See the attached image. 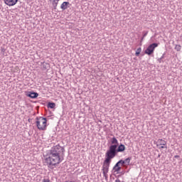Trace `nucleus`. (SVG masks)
<instances>
[{"instance_id":"7","label":"nucleus","mask_w":182,"mask_h":182,"mask_svg":"<svg viewBox=\"0 0 182 182\" xmlns=\"http://www.w3.org/2000/svg\"><path fill=\"white\" fill-rule=\"evenodd\" d=\"M166 145H167V142H166V141L163 139H159L157 141V147H159V149H167V146H166Z\"/></svg>"},{"instance_id":"13","label":"nucleus","mask_w":182,"mask_h":182,"mask_svg":"<svg viewBox=\"0 0 182 182\" xmlns=\"http://www.w3.org/2000/svg\"><path fill=\"white\" fill-rule=\"evenodd\" d=\"M55 106H56V104H55L54 102H48V109H55Z\"/></svg>"},{"instance_id":"6","label":"nucleus","mask_w":182,"mask_h":182,"mask_svg":"<svg viewBox=\"0 0 182 182\" xmlns=\"http://www.w3.org/2000/svg\"><path fill=\"white\" fill-rule=\"evenodd\" d=\"M157 46H159V44L156 43H154L149 45L145 50L146 55H153V53H154V50L156 49V48H157Z\"/></svg>"},{"instance_id":"4","label":"nucleus","mask_w":182,"mask_h":182,"mask_svg":"<svg viewBox=\"0 0 182 182\" xmlns=\"http://www.w3.org/2000/svg\"><path fill=\"white\" fill-rule=\"evenodd\" d=\"M48 120L43 117H36V127L38 130H46V123Z\"/></svg>"},{"instance_id":"16","label":"nucleus","mask_w":182,"mask_h":182,"mask_svg":"<svg viewBox=\"0 0 182 182\" xmlns=\"http://www.w3.org/2000/svg\"><path fill=\"white\" fill-rule=\"evenodd\" d=\"M176 50H177V52H180L181 50V46L180 45H176L175 47Z\"/></svg>"},{"instance_id":"20","label":"nucleus","mask_w":182,"mask_h":182,"mask_svg":"<svg viewBox=\"0 0 182 182\" xmlns=\"http://www.w3.org/2000/svg\"><path fill=\"white\" fill-rule=\"evenodd\" d=\"M146 35H147V33H146L145 34H144V38L145 36H146Z\"/></svg>"},{"instance_id":"8","label":"nucleus","mask_w":182,"mask_h":182,"mask_svg":"<svg viewBox=\"0 0 182 182\" xmlns=\"http://www.w3.org/2000/svg\"><path fill=\"white\" fill-rule=\"evenodd\" d=\"M4 2L6 5H8L9 6H14V5H16L18 0H4Z\"/></svg>"},{"instance_id":"14","label":"nucleus","mask_w":182,"mask_h":182,"mask_svg":"<svg viewBox=\"0 0 182 182\" xmlns=\"http://www.w3.org/2000/svg\"><path fill=\"white\" fill-rule=\"evenodd\" d=\"M131 160H132V157H128L125 160H124V161L125 162V165L129 166V164H130Z\"/></svg>"},{"instance_id":"12","label":"nucleus","mask_w":182,"mask_h":182,"mask_svg":"<svg viewBox=\"0 0 182 182\" xmlns=\"http://www.w3.org/2000/svg\"><path fill=\"white\" fill-rule=\"evenodd\" d=\"M111 143H112V146H114V144H117H117H119V141H117V139H116V137H113L111 139Z\"/></svg>"},{"instance_id":"3","label":"nucleus","mask_w":182,"mask_h":182,"mask_svg":"<svg viewBox=\"0 0 182 182\" xmlns=\"http://www.w3.org/2000/svg\"><path fill=\"white\" fill-rule=\"evenodd\" d=\"M126 150V146L123 144H120L117 148V144L111 145L109 146V150L107 151L110 156H113L114 158L116 157L117 153H122Z\"/></svg>"},{"instance_id":"1","label":"nucleus","mask_w":182,"mask_h":182,"mask_svg":"<svg viewBox=\"0 0 182 182\" xmlns=\"http://www.w3.org/2000/svg\"><path fill=\"white\" fill-rule=\"evenodd\" d=\"M65 149L60 145L51 148L50 152L46 156V163L48 167H53L60 164L63 161Z\"/></svg>"},{"instance_id":"19","label":"nucleus","mask_w":182,"mask_h":182,"mask_svg":"<svg viewBox=\"0 0 182 182\" xmlns=\"http://www.w3.org/2000/svg\"><path fill=\"white\" fill-rule=\"evenodd\" d=\"M180 157L178 155L175 156V159H178Z\"/></svg>"},{"instance_id":"18","label":"nucleus","mask_w":182,"mask_h":182,"mask_svg":"<svg viewBox=\"0 0 182 182\" xmlns=\"http://www.w3.org/2000/svg\"><path fill=\"white\" fill-rule=\"evenodd\" d=\"M115 182H122V181H120V179L117 178V179L115 181Z\"/></svg>"},{"instance_id":"5","label":"nucleus","mask_w":182,"mask_h":182,"mask_svg":"<svg viewBox=\"0 0 182 182\" xmlns=\"http://www.w3.org/2000/svg\"><path fill=\"white\" fill-rule=\"evenodd\" d=\"M126 163L124 160H119L113 167L112 170L114 173H119L122 170V167H126Z\"/></svg>"},{"instance_id":"9","label":"nucleus","mask_w":182,"mask_h":182,"mask_svg":"<svg viewBox=\"0 0 182 182\" xmlns=\"http://www.w3.org/2000/svg\"><path fill=\"white\" fill-rule=\"evenodd\" d=\"M26 96H28V97H31V99H36V97H38V96H39V94H38V92H28L26 94Z\"/></svg>"},{"instance_id":"10","label":"nucleus","mask_w":182,"mask_h":182,"mask_svg":"<svg viewBox=\"0 0 182 182\" xmlns=\"http://www.w3.org/2000/svg\"><path fill=\"white\" fill-rule=\"evenodd\" d=\"M70 4L68 1H64L61 6L60 8L61 9H63V11H65V9H67L68 8H69V5Z\"/></svg>"},{"instance_id":"11","label":"nucleus","mask_w":182,"mask_h":182,"mask_svg":"<svg viewBox=\"0 0 182 182\" xmlns=\"http://www.w3.org/2000/svg\"><path fill=\"white\" fill-rule=\"evenodd\" d=\"M50 1H53L52 5H53L54 9H56V6H58V4H59L60 0H50Z\"/></svg>"},{"instance_id":"15","label":"nucleus","mask_w":182,"mask_h":182,"mask_svg":"<svg viewBox=\"0 0 182 182\" xmlns=\"http://www.w3.org/2000/svg\"><path fill=\"white\" fill-rule=\"evenodd\" d=\"M141 52V48H137V50H136V51L135 53L136 56H139V55H140Z\"/></svg>"},{"instance_id":"17","label":"nucleus","mask_w":182,"mask_h":182,"mask_svg":"<svg viewBox=\"0 0 182 182\" xmlns=\"http://www.w3.org/2000/svg\"><path fill=\"white\" fill-rule=\"evenodd\" d=\"M42 182H50V180H49L48 178H44V179H43Z\"/></svg>"},{"instance_id":"21","label":"nucleus","mask_w":182,"mask_h":182,"mask_svg":"<svg viewBox=\"0 0 182 182\" xmlns=\"http://www.w3.org/2000/svg\"><path fill=\"white\" fill-rule=\"evenodd\" d=\"M144 38H141V41H143Z\"/></svg>"},{"instance_id":"2","label":"nucleus","mask_w":182,"mask_h":182,"mask_svg":"<svg viewBox=\"0 0 182 182\" xmlns=\"http://www.w3.org/2000/svg\"><path fill=\"white\" fill-rule=\"evenodd\" d=\"M112 159H114V158L110 154H109L108 152H106L105 159L103 162L102 168V174L106 181H107L109 178V175L107 174V173H109V167H110V163H112Z\"/></svg>"}]
</instances>
